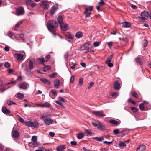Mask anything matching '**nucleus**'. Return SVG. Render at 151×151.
Returning <instances> with one entry per match:
<instances>
[{
    "label": "nucleus",
    "mask_w": 151,
    "mask_h": 151,
    "mask_svg": "<svg viewBox=\"0 0 151 151\" xmlns=\"http://www.w3.org/2000/svg\"><path fill=\"white\" fill-rule=\"evenodd\" d=\"M57 20L58 22L60 24V25L63 23L62 17L60 15L58 16L57 18Z\"/></svg>",
    "instance_id": "29"
},
{
    "label": "nucleus",
    "mask_w": 151,
    "mask_h": 151,
    "mask_svg": "<svg viewBox=\"0 0 151 151\" xmlns=\"http://www.w3.org/2000/svg\"><path fill=\"white\" fill-rule=\"evenodd\" d=\"M109 122L111 124L115 125H117L118 123V121L113 119L110 120Z\"/></svg>",
    "instance_id": "34"
},
{
    "label": "nucleus",
    "mask_w": 151,
    "mask_h": 151,
    "mask_svg": "<svg viewBox=\"0 0 151 151\" xmlns=\"http://www.w3.org/2000/svg\"><path fill=\"white\" fill-rule=\"evenodd\" d=\"M118 95V93L117 92H114L112 93L111 95L113 97H116Z\"/></svg>",
    "instance_id": "52"
},
{
    "label": "nucleus",
    "mask_w": 151,
    "mask_h": 151,
    "mask_svg": "<svg viewBox=\"0 0 151 151\" xmlns=\"http://www.w3.org/2000/svg\"><path fill=\"white\" fill-rule=\"evenodd\" d=\"M146 147L144 145H142L137 148L136 151H145Z\"/></svg>",
    "instance_id": "16"
},
{
    "label": "nucleus",
    "mask_w": 151,
    "mask_h": 151,
    "mask_svg": "<svg viewBox=\"0 0 151 151\" xmlns=\"http://www.w3.org/2000/svg\"><path fill=\"white\" fill-rule=\"evenodd\" d=\"M93 114L100 117H102L105 116V114L102 111H93Z\"/></svg>",
    "instance_id": "7"
},
{
    "label": "nucleus",
    "mask_w": 151,
    "mask_h": 151,
    "mask_svg": "<svg viewBox=\"0 0 151 151\" xmlns=\"http://www.w3.org/2000/svg\"><path fill=\"white\" fill-rule=\"evenodd\" d=\"M92 14V13L91 12H88L86 14V15L85 16L86 17H90L91 15Z\"/></svg>",
    "instance_id": "63"
},
{
    "label": "nucleus",
    "mask_w": 151,
    "mask_h": 151,
    "mask_svg": "<svg viewBox=\"0 0 151 151\" xmlns=\"http://www.w3.org/2000/svg\"><path fill=\"white\" fill-rule=\"evenodd\" d=\"M98 4L100 6H103L105 4V3L102 0H101V1L98 3Z\"/></svg>",
    "instance_id": "49"
},
{
    "label": "nucleus",
    "mask_w": 151,
    "mask_h": 151,
    "mask_svg": "<svg viewBox=\"0 0 151 151\" xmlns=\"http://www.w3.org/2000/svg\"><path fill=\"white\" fill-rule=\"evenodd\" d=\"M114 87L116 90H119L120 88V83L118 81L115 82L114 83Z\"/></svg>",
    "instance_id": "17"
},
{
    "label": "nucleus",
    "mask_w": 151,
    "mask_h": 151,
    "mask_svg": "<svg viewBox=\"0 0 151 151\" xmlns=\"http://www.w3.org/2000/svg\"><path fill=\"white\" fill-rule=\"evenodd\" d=\"M2 111L5 114H8L10 113V111L6 107L2 108Z\"/></svg>",
    "instance_id": "24"
},
{
    "label": "nucleus",
    "mask_w": 151,
    "mask_h": 151,
    "mask_svg": "<svg viewBox=\"0 0 151 151\" xmlns=\"http://www.w3.org/2000/svg\"><path fill=\"white\" fill-rule=\"evenodd\" d=\"M16 96L17 98L21 99L24 97V95L22 93H18L17 94Z\"/></svg>",
    "instance_id": "30"
},
{
    "label": "nucleus",
    "mask_w": 151,
    "mask_h": 151,
    "mask_svg": "<svg viewBox=\"0 0 151 151\" xmlns=\"http://www.w3.org/2000/svg\"><path fill=\"white\" fill-rule=\"evenodd\" d=\"M97 129L101 131L105 130L106 129L105 124L102 122H100Z\"/></svg>",
    "instance_id": "11"
},
{
    "label": "nucleus",
    "mask_w": 151,
    "mask_h": 151,
    "mask_svg": "<svg viewBox=\"0 0 151 151\" xmlns=\"http://www.w3.org/2000/svg\"><path fill=\"white\" fill-rule=\"evenodd\" d=\"M25 125L28 127L34 128L37 127L38 126V124L37 122H33L31 121H27L25 122Z\"/></svg>",
    "instance_id": "3"
},
{
    "label": "nucleus",
    "mask_w": 151,
    "mask_h": 151,
    "mask_svg": "<svg viewBox=\"0 0 151 151\" xmlns=\"http://www.w3.org/2000/svg\"><path fill=\"white\" fill-rule=\"evenodd\" d=\"M113 43L111 42H108V45L110 48H111L112 46Z\"/></svg>",
    "instance_id": "62"
},
{
    "label": "nucleus",
    "mask_w": 151,
    "mask_h": 151,
    "mask_svg": "<svg viewBox=\"0 0 151 151\" xmlns=\"http://www.w3.org/2000/svg\"><path fill=\"white\" fill-rule=\"evenodd\" d=\"M55 103L57 104H58L59 105H60L61 106V107H64L63 105V104L61 102H60L59 101H55Z\"/></svg>",
    "instance_id": "53"
},
{
    "label": "nucleus",
    "mask_w": 151,
    "mask_h": 151,
    "mask_svg": "<svg viewBox=\"0 0 151 151\" xmlns=\"http://www.w3.org/2000/svg\"><path fill=\"white\" fill-rule=\"evenodd\" d=\"M58 99L60 101L65 102V101L64 100V98L60 96H59L58 97Z\"/></svg>",
    "instance_id": "50"
},
{
    "label": "nucleus",
    "mask_w": 151,
    "mask_h": 151,
    "mask_svg": "<svg viewBox=\"0 0 151 151\" xmlns=\"http://www.w3.org/2000/svg\"><path fill=\"white\" fill-rule=\"evenodd\" d=\"M38 60V63L40 64H44V63L45 62V60L43 58H39L37 59Z\"/></svg>",
    "instance_id": "27"
},
{
    "label": "nucleus",
    "mask_w": 151,
    "mask_h": 151,
    "mask_svg": "<svg viewBox=\"0 0 151 151\" xmlns=\"http://www.w3.org/2000/svg\"><path fill=\"white\" fill-rule=\"evenodd\" d=\"M14 57L17 60H22L23 58V55L20 53L15 54Z\"/></svg>",
    "instance_id": "14"
},
{
    "label": "nucleus",
    "mask_w": 151,
    "mask_h": 151,
    "mask_svg": "<svg viewBox=\"0 0 151 151\" xmlns=\"http://www.w3.org/2000/svg\"><path fill=\"white\" fill-rule=\"evenodd\" d=\"M50 106L49 103L47 102L42 104V107H49Z\"/></svg>",
    "instance_id": "36"
},
{
    "label": "nucleus",
    "mask_w": 151,
    "mask_h": 151,
    "mask_svg": "<svg viewBox=\"0 0 151 151\" xmlns=\"http://www.w3.org/2000/svg\"><path fill=\"white\" fill-rule=\"evenodd\" d=\"M60 29L64 31H66L68 28L67 24H64L63 23L60 25Z\"/></svg>",
    "instance_id": "15"
},
{
    "label": "nucleus",
    "mask_w": 151,
    "mask_h": 151,
    "mask_svg": "<svg viewBox=\"0 0 151 151\" xmlns=\"http://www.w3.org/2000/svg\"><path fill=\"white\" fill-rule=\"evenodd\" d=\"M4 65L6 68H8L10 67L11 65L9 63L6 62L5 63Z\"/></svg>",
    "instance_id": "41"
},
{
    "label": "nucleus",
    "mask_w": 151,
    "mask_h": 151,
    "mask_svg": "<svg viewBox=\"0 0 151 151\" xmlns=\"http://www.w3.org/2000/svg\"><path fill=\"white\" fill-rule=\"evenodd\" d=\"M94 83L93 82H91L89 84L88 87V88L89 89L91 88L94 85Z\"/></svg>",
    "instance_id": "60"
},
{
    "label": "nucleus",
    "mask_w": 151,
    "mask_h": 151,
    "mask_svg": "<svg viewBox=\"0 0 151 151\" xmlns=\"http://www.w3.org/2000/svg\"><path fill=\"white\" fill-rule=\"evenodd\" d=\"M128 101L129 102L131 103L134 105H135L136 104V102L130 98H129L128 99Z\"/></svg>",
    "instance_id": "45"
},
{
    "label": "nucleus",
    "mask_w": 151,
    "mask_h": 151,
    "mask_svg": "<svg viewBox=\"0 0 151 151\" xmlns=\"http://www.w3.org/2000/svg\"><path fill=\"white\" fill-rule=\"evenodd\" d=\"M85 131L86 133L89 135L91 134L92 133V132L91 130L88 129H86Z\"/></svg>",
    "instance_id": "57"
},
{
    "label": "nucleus",
    "mask_w": 151,
    "mask_h": 151,
    "mask_svg": "<svg viewBox=\"0 0 151 151\" xmlns=\"http://www.w3.org/2000/svg\"><path fill=\"white\" fill-rule=\"evenodd\" d=\"M5 151H13V150L9 147H6L5 149Z\"/></svg>",
    "instance_id": "64"
},
{
    "label": "nucleus",
    "mask_w": 151,
    "mask_h": 151,
    "mask_svg": "<svg viewBox=\"0 0 151 151\" xmlns=\"http://www.w3.org/2000/svg\"><path fill=\"white\" fill-rule=\"evenodd\" d=\"M60 81L59 79H56L54 81V86L56 89H58L60 85Z\"/></svg>",
    "instance_id": "13"
},
{
    "label": "nucleus",
    "mask_w": 151,
    "mask_h": 151,
    "mask_svg": "<svg viewBox=\"0 0 151 151\" xmlns=\"http://www.w3.org/2000/svg\"><path fill=\"white\" fill-rule=\"evenodd\" d=\"M12 134V137L15 138H18L19 136V132L17 130L13 129Z\"/></svg>",
    "instance_id": "9"
},
{
    "label": "nucleus",
    "mask_w": 151,
    "mask_h": 151,
    "mask_svg": "<svg viewBox=\"0 0 151 151\" xmlns=\"http://www.w3.org/2000/svg\"><path fill=\"white\" fill-rule=\"evenodd\" d=\"M16 15L20 16L23 15L24 14V10L22 7H20L16 9Z\"/></svg>",
    "instance_id": "4"
},
{
    "label": "nucleus",
    "mask_w": 151,
    "mask_h": 151,
    "mask_svg": "<svg viewBox=\"0 0 151 151\" xmlns=\"http://www.w3.org/2000/svg\"><path fill=\"white\" fill-rule=\"evenodd\" d=\"M135 118L136 119V121L142 120L145 119L146 117V116L144 114H137L135 116Z\"/></svg>",
    "instance_id": "6"
},
{
    "label": "nucleus",
    "mask_w": 151,
    "mask_h": 151,
    "mask_svg": "<svg viewBox=\"0 0 151 151\" xmlns=\"http://www.w3.org/2000/svg\"><path fill=\"white\" fill-rule=\"evenodd\" d=\"M29 68L30 70L34 68L33 62L31 60L29 61Z\"/></svg>",
    "instance_id": "31"
},
{
    "label": "nucleus",
    "mask_w": 151,
    "mask_h": 151,
    "mask_svg": "<svg viewBox=\"0 0 151 151\" xmlns=\"http://www.w3.org/2000/svg\"><path fill=\"white\" fill-rule=\"evenodd\" d=\"M74 80V77L73 76H71L70 80V83H72Z\"/></svg>",
    "instance_id": "58"
},
{
    "label": "nucleus",
    "mask_w": 151,
    "mask_h": 151,
    "mask_svg": "<svg viewBox=\"0 0 151 151\" xmlns=\"http://www.w3.org/2000/svg\"><path fill=\"white\" fill-rule=\"evenodd\" d=\"M146 106L147 109V110H150L151 109V104H149V103L147 105H146Z\"/></svg>",
    "instance_id": "51"
},
{
    "label": "nucleus",
    "mask_w": 151,
    "mask_h": 151,
    "mask_svg": "<svg viewBox=\"0 0 151 151\" xmlns=\"http://www.w3.org/2000/svg\"><path fill=\"white\" fill-rule=\"evenodd\" d=\"M40 5L44 9H47L49 7L48 4V2L46 1H41Z\"/></svg>",
    "instance_id": "8"
},
{
    "label": "nucleus",
    "mask_w": 151,
    "mask_h": 151,
    "mask_svg": "<svg viewBox=\"0 0 151 151\" xmlns=\"http://www.w3.org/2000/svg\"><path fill=\"white\" fill-rule=\"evenodd\" d=\"M58 9V7H56L53 5L52 6L48 11L50 14L52 15L55 13L56 11Z\"/></svg>",
    "instance_id": "10"
},
{
    "label": "nucleus",
    "mask_w": 151,
    "mask_h": 151,
    "mask_svg": "<svg viewBox=\"0 0 151 151\" xmlns=\"http://www.w3.org/2000/svg\"><path fill=\"white\" fill-rule=\"evenodd\" d=\"M65 147V145H61L58 146L57 148V151H63Z\"/></svg>",
    "instance_id": "25"
},
{
    "label": "nucleus",
    "mask_w": 151,
    "mask_h": 151,
    "mask_svg": "<svg viewBox=\"0 0 151 151\" xmlns=\"http://www.w3.org/2000/svg\"><path fill=\"white\" fill-rule=\"evenodd\" d=\"M58 26V23L55 21H50L47 23V27L50 31H55Z\"/></svg>",
    "instance_id": "1"
},
{
    "label": "nucleus",
    "mask_w": 151,
    "mask_h": 151,
    "mask_svg": "<svg viewBox=\"0 0 151 151\" xmlns=\"http://www.w3.org/2000/svg\"><path fill=\"white\" fill-rule=\"evenodd\" d=\"M132 96L135 98H137L138 97V94L135 91H133L132 93Z\"/></svg>",
    "instance_id": "40"
},
{
    "label": "nucleus",
    "mask_w": 151,
    "mask_h": 151,
    "mask_svg": "<svg viewBox=\"0 0 151 151\" xmlns=\"http://www.w3.org/2000/svg\"><path fill=\"white\" fill-rule=\"evenodd\" d=\"M51 115L50 114H46L42 116L41 119L44 120L45 123L48 125H49L52 123L53 120L48 119L50 118Z\"/></svg>",
    "instance_id": "2"
},
{
    "label": "nucleus",
    "mask_w": 151,
    "mask_h": 151,
    "mask_svg": "<svg viewBox=\"0 0 151 151\" xmlns=\"http://www.w3.org/2000/svg\"><path fill=\"white\" fill-rule=\"evenodd\" d=\"M83 35V33L81 31H79L77 32L76 35L75 37L78 39H79L81 38Z\"/></svg>",
    "instance_id": "19"
},
{
    "label": "nucleus",
    "mask_w": 151,
    "mask_h": 151,
    "mask_svg": "<svg viewBox=\"0 0 151 151\" xmlns=\"http://www.w3.org/2000/svg\"><path fill=\"white\" fill-rule=\"evenodd\" d=\"M148 12H142L141 14V17H138V18H142L143 20H146L147 19L149 16Z\"/></svg>",
    "instance_id": "5"
},
{
    "label": "nucleus",
    "mask_w": 151,
    "mask_h": 151,
    "mask_svg": "<svg viewBox=\"0 0 151 151\" xmlns=\"http://www.w3.org/2000/svg\"><path fill=\"white\" fill-rule=\"evenodd\" d=\"M25 72H26L27 75L30 76H32L31 70H28V71H26Z\"/></svg>",
    "instance_id": "48"
},
{
    "label": "nucleus",
    "mask_w": 151,
    "mask_h": 151,
    "mask_svg": "<svg viewBox=\"0 0 151 151\" xmlns=\"http://www.w3.org/2000/svg\"><path fill=\"white\" fill-rule=\"evenodd\" d=\"M83 84V79L82 78H80L79 81V84L80 85H82Z\"/></svg>",
    "instance_id": "59"
},
{
    "label": "nucleus",
    "mask_w": 151,
    "mask_h": 151,
    "mask_svg": "<svg viewBox=\"0 0 151 151\" xmlns=\"http://www.w3.org/2000/svg\"><path fill=\"white\" fill-rule=\"evenodd\" d=\"M100 122L97 120H95L91 124L92 125L95 127H98V125L99 124Z\"/></svg>",
    "instance_id": "26"
},
{
    "label": "nucleus",
    "mask_w": 151,
    "mask_h": 151,
    "mask_svg": "<svg viewBox=\"0 0 151 151\" xmlns=\"http://www.w3.org/2000/svg\"><path fill=\"white\" fill-rule=\"evenodd\" d=\"M113 56V55H111L109 56V57H108L107 58V59L106 60V63H107L108 62H111V59H112Z\"/></svg>",
    "instance_id": "33"
},
{
    "label": "nucleus",
    "mask_w": 151,
    "mask_h": 151,
    "mask_svg": "<svg viewBox=\"0 0 151 151\" xmlns=\"http://www.w3.org/2000/svg\"><path fill=\"white\" fill-rule=\"evenodd\" d=\"M41 81H42L43 83L44 84H46L47 85H50V81L44 78H41L40 79Z\"/></svg>",
    "instance_id": "21"
},
{
    "label": "nucleus",
    "mask_w": 151,
    "mask_h": 151,
    "mask_svg": "<svg viewBox=\"0 0 151 151\" xmlns=\"http://www.w3.org/2000/svg\"><path fill=\"white\" fill-rule=\"evenodd\" d=\"M122 27L128 28L130 27L131 24L127 22H124L122 23Z\"/></svg>",
    "instance_id": "22"
},
{
    "label": "nucleus",
    "mask_w": 151,
    "mask_h": 151,
    "mask_svg": "<svg viewBox=\"0 0 151 151\" xmlns=\"http://www.w3.org/2000/svg\"><path fill=\"white\" fill-rule=\"evenodd\" d=\"M112 143H113L112 141L108 142L107 141H105L104 142V144H106L108 145L111 144Z\"/></svg>",
    "instance_id": "54"
},
{
    "label": "nucleus",
    "mask_w": 151,
    "mask_h": 151,
    "mask_svg": "<svg viewBox=\"0 0 151 151\" xmlns=\"http://www.w3.org/2000/svg\"><path fill=\"white\" fill-rule=\"evenodd\" d=\"M131 109L134 113H135L137 111V108L135 107H131Z\"/></svg>",
    "instance_id": "43"
},
{
    "label": "nucleus",
    "mask_w": 151,
    "mask_h": 151,
    "mask_svg": "<svg viewBox=\"0 0 151 151\" xmlns=\"http://www.w3.org/2000/svg\"><path fill=\"white\" fill-rule=\"evenodd\" d=\"M65 36L66 38L69 39H73L74 37V35L68 33L65 34Z\"/></svg>",
    "instance_id": "20"
},
{
    "label": "nucleus",
    "mask_w": 151,
    "mask_h": 151,
    "mask_svg": "<svg viewBox=\"0 0 151 151\" xmlns=\"http://www.w3.org/2000/svg\"><path fill=\"white\" fill-rule=\"evenodd\" d=\"M119 145L121 147H125L126 146V145L124 142H121L119 143Z\"/></svg>",
    "instance_id": "61"
},
{
    "label": "nucleus",
    "mask_w": 151,
    "mask_h": 151,
    "mask_svg": "<svg viewBox=\"0 0 151 151\" xmlns=\"http://www.w3.org/2000/svg\"><path fill=\"white\" fill-rule=\"evenodd\" d=\"M108 66L109 67H111L113 66V64L111 62L106 63Z\"/></svg>",
    "instance_id": "55"
},
{
    "label": "nucleus",
    "mask_w": 151,
    "mask_h": 151,
    "mask_svg": "<svg viewBox=\"0 0 151 151\" xmlns=\"http://www.w3.org/2000/svg\"><path fill=\"white\" fill-rule=\"evenodd\" d=\"M93 45L94 47H96L100 45V43L99 42L97 41L94 42Z\"/></svg>",
    "instance_id": "42"
},
{
    "label": "nucleus",
    "mask_w": 151,
    "mask_h": 151,
    "mask_svg": "<svg viewBox=\"0 0 151 151\" xmlns=\"http://www.w3.org/2000/svg\"><path fill=\"white\" fill-rule=\"evenodd\" d=\"M32 1L31 0H27L26 3L27 4H29L30 6L32 7H34L36 5L35 3H32Z\"/></svg>",
    "instance_id": "18"
},
{
    "label": "nucleus",
    "mask_w": 151,
    "mask_h": 151,
    "mask_svg": "<svg viewBox=\"0 0 151 151\" xmlns=\"http://www.w3.org/2000/svg\"><path fill=\"white\" fill-rule=\"evenodd\" d=\"M89 44L88 43H85L82 45L81 47V50H84L86 49L88 46Z\"/></svg>",
    "instance_id": "23"
},
{
    "label": "nucleus",
    "mask_w": 151,
    "mask_h": 151,
    "mask_svg": "<svg viewBox=\"0 0 151 151\" xmlns=\"http://www.w3.org/2000/svg\"><path fill=\"white\" fill-rule=\"evenodd\" d=\"M139 108L141 111H144L145 110L144 105L143 103H141L139 105Z\"/></svg>",
    "instance_id": "38"
},
{
    "label": "nucleus",
    "mask_w": 151,
    "mask_h": 151,
    "mask_svg": "<svg viewBox=\"0 0 151 151\" xmlns=\"http://www.w3.org/2000/svg\"><path fill=\"white\" fill-rule=\"evenodd\" d=\"M37 139V137L36 136H33L32 137V140L33 142H36Z\"/></svg>",
    "instance_id": "39"
},
{
    "label": "nucleus",
    "mask_w": 151,
    "mask_h": 151,
    "mask_svg": "<svg viewBox=\"0 0 151 151\" xmlns=\"http://www.w3.org/2000/svg\"><path fill=\"white\" fill-rule=\"evenodd\" d=\"M40 144L39 142H32L29 143V145L31 147H36L40 146Z\"/></svg>",
    "instance_id": "12"
},
{
    "label": "nucleus",
    "mask_w": 151,
    "mask_h": 151,
    "mask_svg": "<svg viewBox=\"0 0 151 151\" xmlns=\"http://www.w3.org/2000/svg\"><path fill=\"white\" fill-rule=\"evenodd\" d=\"M19 88L23 89H26L27 88V86L26 85L23 83H22L20 84L19 85Z\"/></svg>",
    "instance_id": "28"
},
{
    "label": "nucleus",
    "mask_w": 151,
    "mask_h": 151,
    "mask_svg": "<svg viewBox=\"0 0 151 151\" xmlns=\"http://www.w3.org/2000/svg\"><path fill=\"white\" fill-rule=\"evenodd\" d=\"M18 120L20 122L22 123H24V120L23 119L20 117V116L19 115H18Z\"/></svg>",
    "instance_id": "46"
},
{
    "label": "nucleus",
    "mask_w": 151,
    "mask_h": 151,
    "mask_svg": "<svg viewBox=\"0 0 151 151\" xmlns=\"http://www.w3.org/2000/svg\"><path fill=\"white\" fill-rule=\"evenodd\" d=\"M22 21H20L17 23L15 25L14 30L16 31V29L19 27L20 25L22 23Z\"/></svg>",
    "instance_id": "35"
},
{
    "label": "nucleus",
    "mask_w": 151,
    "mask_h": 151,
    "mask_svg": "<svg viewBox=\"0 0 151 151\" xmlns=\"http://www.w3.org/2000/svg\"><path fill=\"white\" fill-rule=\"evenodd\" d=\"M8 34L9 37L11 39H12V36L13 35V34L9 31L8 32Z\"/></svg>",
    "instance_id": "56"
},
{
    "label": "nucleus",
    "mask_w": 151,
    "mask_h": 151,
    "mask_svg": "<svg viewBox=\"0 0 151 151\" xmlns=\"http://www.w3.org/2000/svg\"><path fill=\"white\" fill-rule=\"evenodd\" d=\"M44 69H46V70H50L51 69V67L49 65H46L45 64H44Z\"/></svg>",
    "instance_id": "47"
},
{
    "label": "nucleus",
    "mask_w": 151,
    "mask_h": 151,
    "mask_svg": "<svg viewBox=\"0 0 151 151\" xmlns=\"http://www.w3.org/2000/svg\"><path fill=\"white\" fill-rule=\"evenodd\" d=\"M77 137L79 139H81L83 137V135L82 133H79L77 135Z\"/></svg>",
    "instance_id": "37"
},
{
    "label": "nucleus",
    "mask_w": 151,
    "mask_h": 151,
    "mask_svg": "<svg viewBox=\"0 0 151 151\" xmlns=\"http://www.w3.org/2000/svg\"><path fill=\"white\" fill-rule=\"evenodd\" d=\"M57 73H53L49 75V77L51 78H54Z\"/></svg>",
    "instance_id": "44"
},
{
    "label": "nucleus",
    "mask_w": 151,
    "mask_h": 151,
    "mask_svg": "<svg viewBox=\"0 0 151 151\" xmlns=\"http://www.w3.org/2000/svg\"><path fill=\"white\" fill-rule=\"evenodd\" d=\"M93 138L97 140V141L99 142L102 141L104 139L103 137L102 136L100 138L98 137H93Z\"/></svg>",
    "instance_id": "32"
}]
</instances>
